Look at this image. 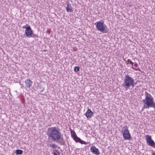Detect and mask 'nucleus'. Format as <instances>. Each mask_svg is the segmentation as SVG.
Masks as SVG:
<instances>
[{"label": "nucleus", "instance_id": "2", "mask_svg": "<svg viewBox=\"0 0 155 155\" xmlns=\"http://www.w3.org/2000/svg\"><path fill=\"white\" fill-rule=\"evenodd\" d=\"M145 98L142 100L143 104V109L149 108L152 107L155 109V102L154 101L151 95L145 92Z\"/></svg>", "mask_w": 155, "mask_h": 155}, {"label": "nucleus", "instance_id": "20", "mask_svg": "<svg viewBox=\"0 0 155 155\" xmlns=\"http://www.w3.org/2000/svg\"><path fill=\"white\" fill-rule=\"evenodd\" d=\"M26 25L27 26H26V25H24L22 26V28L24 29L25 28V30L27 28H28L30 26L27 25Z\"/></svg>", "mask_w": 155, "mask_h": 155}, {"label": "nucleus", "instance_id": "1", "mask_svg": "<svg viewBox=\"0 0 155 155\" xmlns=\"http://www.w3.org/2000/svg\"><path fill=\"white\" fill-rule=\"evenodd\" d=\"M48 137L54 141H57L62 145L64 143L62 135L58 128L51 127L48 129Z\"/></svg>", "mask_w": 155, "mask_h": 155}, {"label": "nucleus", "instance_id": "19", "mask_svg": "<svg viewBox=\"0 0 155 155\" xmlns=\"http://www.w3.org/2000/svg\"><path fill=\"white\" fill-rule=\"evenodd\" d=\"M49 146L52 147H56V145L54 143H51L50 144Z\"/></svg>", "mask_w": 155, "mask_h": 155}, {"label": "nucleus", "instance_id": "5", "mask_svg": "<svg viewBox=\"0 0 155 155\" xmlns=\"http://www.w3.org/2000/svg\"><path fill=\"white\" fill-rule=\"evenodd\" d=\"M124 128V130L123 133V136L125 140H130L131 138V135L127 127H123Z\"/></svg>", "mask_w": 155, "mask_h": 155}, {"label": "nucleus", "instance_id": "9", "mask_svg": "<svg viewBox=\"0 0 155 155\" xmlns=\"http://www.w3.org/2000/svg\"><path fill=\"white\" fill-rule=\"evenodd\" d=\"M25 86L27 88H30L32 85V82L29 79L25 80Z\"/></svg>", "mask_w": 155, "mask_h": 155}, {"label": "nucleus", "instance_id": "10", "mask_svg": "<svg viewBox=\"0 0 155 155\" xmlns=\"http://www.w3.org/2000/svg\"><path fill=\"white\" fill-rule=\"evenodd\" d=\"M66 4L67 6L65 8L66 11L67 12H72L73 11V8L71 4L69 3H67Z\"/></svg>", "mask_w": 155, "mask_h": 155}, {"label": "nucleus", "instance_id": "18", "mask_svg": "<svg viewBox=\"0 0 155 155\" xmlns=\"http://www.w3.org/2000/svg\"><path fill=\"white\" fill-rule=\"evenodd\" d=\"M79 70V67H75L74 68V71L75 72L78 71Z\"/></svg>", "mask_w": 155, "mask_h": 155}, {"label": "nucleus", "instance_id": "4", "mask_svg": "<svg viewBox=\"0 0 155 155\" xmlns=\"http://www.w3.org/2000/svg\"><path fill=\"white\" fill-rule=\"evenodd\" d=\"M96 28L98 31L104 33L106 25L104 24L103 22L99 21L96 22L95 23Z\"/></svg>", "mask_w": 155, "mask_h": 155}, {"label": "nucleus", "instance_id": "14", "mask_svg": "<svg viewBox=\"0 0 155 155\" xmlns=\"http://www.w3.org/2000/svg\"><path fill=\"white\" fill-rule=\"evenodd\" d=\"M70 130L71 137L74 139V138H75L77 136L75 132L73 131L71 129Z\"/></svg>", "mask_w": 155, "mask_h": 155}, {"label": "nucleus", "instance_id": "6", "mask_svg": "<svg viewBox=\"0 0 155 155\" xmlns=\"http://www.w3.org/2000/svg\"><path fill=\"white\" fill-rule=\"evenodd\" d=\"M146 142L147 144L149 146L155 148V143L154 141L152 140L151 136L147 135Z\"/></svg>", "mask_w": 155, "mask_h": 155}, {"label": "nucleus", "instance_id": "13", "mask_svg": "<svg viewBox=\"0 0 155 155\" xmlns=\"http://www.w3.org/2000/svg\"><path fill=\"white\" fill-rule=\"evenodd\" d=\"M127 61L129 63L131 64V67L132 69H133L134 70H138V68H134L133 67L134 63L132 62L130 60V59H128Z\"/></svg>", "mask_w": 155, "mask_h": 155}, {"label": "nucleus", "instance_id": "12", "mask_svg": "<svg viewBox=\"0 0 155 155\" xmlns=\"http://www.w3.org/2000/svg\"><path fill=\"white\" fill-rule=\"evenodd\" d=\"M94 113L90 109H88L86 113V116L87 118H90L93 115Z\"/></svg>", "mask_w": 155, "mask_h": 155}, {"label": "nucleus", "instance_id": "21", "mask_svg": "<svg viewBox=\"0 0 155 155\" xmlns=\"http://www.w3.org/2000/svg\"><path fill=\"white\" fill-rule=\"evenodd\" d=\"M134 66L135 67H134V68H137L138 67V64L136 63H134Z\"/></svg>", "mask_w": 155, "mask_h": 155}, {"label": "nucleus", "instance_id": "3", "mask_svg": "<svg viewBox=\"0 0 155 155\" xmlns=\"http://www.w3.org/2000/svg\"><path fill=\"white\" fill-rule=\"evenodd\" d=\"M122 85L125 88L126 91L128 89L132 90L134 86V80L129 74H127L124 77L123 83Z\"/></svg>", "mask_w": 155, "mask_h": 155}, {"label": "nucleus", "instance_id": "7", "mask_svg": "<svg viewBox=\"0 0 155 155\" xmlns=\"http://www.w3.org/2000/svg\"><path fill=\"white\" fill-rule=\"evenodd\" d=\"M33 31L30 26L28 28H27L25 30V34L27 37L30 38V35L32 34Z\"/></svg>", "mask_w": 155, "mask_h": 155}, {"label": "nucleus", "instance_id": "17", "mask_svg": "<svg viewBox=\"0 0 155 155\" xmlns=\"http://www.w3.org/2000/svg\"><path fill=\"white\" fill-rule=\"evenodd\" d=\"M30 37H32L33 38H36L38 37V35L36 34H34L32 33V34L30 36Z\"/></svg>", "mask_w": 155, "mask_h": 155}, {"label": "nucleus", "instance_id": "16", "mask_svg": "<svg viewBox=\"0 0 155 155\" xmlns=\"http://www.w3.org/2000/svg\"><path fill=\"white\" fill-rule=\"evenodd\" d=\"M53 154L54 155H59V153L58 152V151L56 150H53Z\"/></svg>", "mask_w": 155, "mask_h": 155}, {"label": "nucleus", "instance_id": "15", "mask_svg": "<svg viewBox=\"0 0 155 155\" xmlns=\"http://www.w3.org/2000/svg\"><path fill=\"white\" fill-rule=\"evenodd\" d=\"M23 153V151L21 150H16V154L17 155L21 154Z\"/></svg>", "mask_w": 155, "mask_h": 155}, {"label": "nucleus", "instance_id": "11", "mask_svg": "<svg viewBox=\"0 0 155 155\" xmlns=\"http://www.w3.org/2000/svg\"><path fill=\"white\" fill-rule=\"evenodd\" d=\"M73 139L76 142H79L81 144H87V143L86 142L82 140L80 138L78 137L77 136L75 137V138H74Z\"/></svg>", "mask_w": 155, "mask_h": 155}, {"label": "nucleus", "instance_id": "8", "mask_svg": "<svg viewBox=\"0 0 155 155\" xmlns=\"http://www.w3.org/2000/svg\"><path fill=\"white\" fill-rule=\"evenodd\" d=\"M91 151L94 154L96 155H99L100 153L98 148H96L95 146H92L90 149Z\"/></svg>", "mask_w": 155, "mask_h": 155}, {"label": "nucleus", "instance_id": "22", "mask_svg": "<svg viewBox=\"0 0 155 155\" xmlns=\"http://www.w3.org/2000/svg\"><path fill=\"white\" fill-rule=\"evenodd\" d=\"M152 155H155V153H152Z\"/></svg>", "mask_w": 155, "mask_h": 155}]
</instances>
